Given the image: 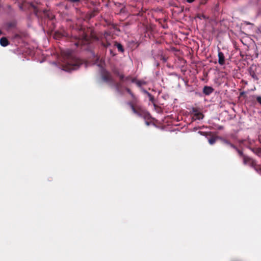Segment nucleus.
<instances>
[{
    "label": "nucleus",
    "instance_id": "19",
    "mask_svg": "<svg viewBox=\"0 0 261 261\" xmlns=\"http://www.w3.org/2000/svg\"><path fill=\"white\" fill-rule=\"evenodd\" d=\"M208 141L211 145H213L216 141V138L215 137H213L209 138Z\"/></svg>",
    "mask_w": 261,
    "mask_h": 261
},
{
    "label": "nucleus",
    "instance_id": "33",
    "mask_svg": "<svg viewBox=\"0 0 261 261\" xmlns=\"http://www.w3.org/2000/svg\"><path fill=\"white\" fill-rule=\"evenodd\" d=\"M93 16V15H91V16H90V17H92Z\"/></svg>",
    "mask_w": 261,
    "mask_h": 261
},
{
    "label": "nucleus",
    "instance_id": "22",
    "mask_svg": "<svg viewBox=\"0 0 261 261\" xmlns=\"http://www.w3.org/2000/svg\"><path fill=\"white\" fill-rule=\"evenodd\" d=\"M256 99L257 101L261 105V96H258Z\"/></svg>",
    "mask_w": 261,
    "mask_h": 261
},
{
    "label": "nucleus",
    "instance_id": "8",
    "mask_svg": "<svg viewBox=\"0 0 261 261\" xmlns=\"http://www.w3.org/2000/svg\"><path fill=\"white\" fill-rule=\"evenodd\" d=\"M193 112L194 113L195 119L200 120L203 118V115L201 112H198L196 109H193Z\"/></svg>",
    "mask_w": 261,
    "mask_h": 261
},
{
    "label": "nucleus",
    "instance_id": "31",
    "mask_svg": "<svg viewBox=\"0 0 261 261\" xmlns=\"http://www.w3.org/2000/svg\"><path fill=\"white\" fill-rule=\"evenodd\" d=\"M244 92H241V95H243V94H244Z\"/></svg>",
    "mask_w": 261,
    "mask_h": 261
},
{
    "label": "nucleus",
    "instance_id": "25",
    "mask_svg": "<svg viewBox=\"0 0 261 261\" xmlns=\"http://www.w3.org/2000/svg\"><path fill=\"white\" fill-rule=\"evenodd\" d=\"M199 133L201 134V135H207L208 134H210L211 133H205V132H199Z\"/></svg>",
    "mask_w": 261,
    "mask_h": 261
},
{
    "label": "nucleus",
    "instance_id": "7",
    "mask_svg": "<svg viewBox=\"0 0 261 261\" xmlns=\"http://www.w3.org/2000/svg\"><path fill=\"white\" fill-rule=\"evenodd\" d=\"M214 91V89L210 86H205L203 87V93L206 95H209Z\"/></svg>",
    "mask_w": 261,
    "mask_h": 261
},
{
    "label": "nucleus",
    "instance_id": "12",
    "mask_svg": "<svg viewBox=\"0 0 261 261\" xmlns=\"http://www.w3.org/2000/svg\"><path fill=\"white\" fill-rule=\"evenodd\" d=\"M114 46L117 48L119 52H120V53L124 52V48H123V46L122 45V44H121L120 43H119L116 41H115L114 42Z\"/></svg>",
    "mask_w": 261,
    "mask_h": 261
},
{
    "label": "nucleus",
    "instance_id": "13",
    "mask_svg": "<svg viewBox=\"0 0 261 261\" xmlns=\"http://www.w3.org/2000/svg\"><path fill=\"white\" fill-rule=\"evenodd\" d=\"M249 73L250 75L255 80L257 81L258 78L257 76L256 75L254 71L252 69V68H250L249 69Z\"/></svg>",
    "mask_w": 261,
    "mask_h": 261
},
{
    "label": "nucleus",
    "instance_id": "26",
    "mask_svg": "<svg viewBox=\"0 0 261 261\" xmlns=\"http://www.w3.org/2000/svg\"><path fill=\"white\" fill-rule=\"evenodd\" d=\"M195 0H187V2L189 3H191L194 2Z\"/></svg>",
    "mask_w": 261,
    "mask_h": 261
},
{
    "label": "nucleus",
    "instance_id": "32",
    "mask_svg": "<svg viewBox=\"0 0 261 261\" xmlns=\"http://www.w3.org/2000/svg\"><path fill=\"white\" fill-rule=\"evenodd\" d=\"M9 26H10V27H12V25L11 24H9Z\"/></svg>",
    "mask_w": 261,
    "mask_h": 261
},
{
    "label": "nucleus",
    "instance_id": "29",
    "mask_svg": "<svg viewBox=\"0 0 261 261\" xmlns=\"http://www.w3.org/2000/svg\"><path fill=\"white\" fill-rule=\"evenodd\" d=\"M7 7H8V9H12V7H11V6L10 5H8Z\"/></svg>",
    "mask_w": 261,
    "mask_h": 261
},
{
    "label": "nucleus",
    "instance_id": "14",
    "mask_svg": "<svg viewBox=\"0 0 261 261\" xmlns=\"http://www.w3.org/2000/svg\"><path fill=\"white\" fill-rule=\"evenodd\" d=\"M252 151L258 156H261V148H253L252 149Z\"/></svg>",
    "mask_w": 261,
    "mask_h": 261
},
{
    "label": "nucleus",
    "instance_id": "30",
    "mask_svg": "<svg viewBox=\"0 0 261 261\" xmlns=\"http://www.w3.org/2000/svg\"><path fill=\"white\" fill-rule=\"evenodd\" d=\"M79 41H78V42H76V43H75V45L76 46H78V45H79Z\"/></svg>",
    "mask_w": 261,
    "mask_h": 261
},
{
    "label": "nucleus",
    "instance_id": "28",
    "mask_svg": "<svg viewBox=\"0 0 261 261\" xmlns=\"http://www.w3.org/2000/svg\"><path fill=\"white\" fill-rule=\"evenodd\" d=\"M19 9L20 10H23V6L22 5H19Z\"/></svg>",
    "mask_w": 261,
    "mask_h": 261
},
{
    "label": "nucleus",
    "instance_id": "9",
    "mask_svg": "<svg viewBox=\"0 0 261 261\" xmlns=\"http://www.w3.org/2000/svg\"><path fill=\"white\" fill-rule=\"evenodd\" d=\"M142 91L144 93L146 94L147 95V96L149 98V101H150L155 106V100L153 96L150 93H149L145 89H143Z\"/></svg>",
    "mask_w": 261,
    "mask_h": 261
},
{
    "label": "nucleus",
    "instance_id": "34",
    "mask_svg": "<svg viewBox=\"0 0 261 261\" xmlns=\"http://www.w3.org/2000/svg\"><path fill=\"white\" fill-rule=\"evenodd\" d=\"M1 33H1V31H0V34H1Z\"/></svg>",
    "mask_w": 261,
    "mask_h": 261
},
{
    "label": "nucleus",
    "instance_id": "10",
    "mask_svg": "<svg viewBox=\"0 0 261 261\" xmlns=\"http://www.w3.org/2000/svg\"><path fill=\"white\" fill-rule=\"evenodd\" d=\"M113 73L116 75L118 76L119 77V80H120V81H121V82H123V79L124 78V75L123 74L120 73L118 69H114L113 70Z\"/></svg>",
    "mask_w": 261,
    "mask_h": 261
},
{
    "label": "nucleus",
    "instance_id": "20",
    "mask_svg": "<svg viewBox=\"0 0 261 261\" xmlns=\"http://www.w3.org/2000/svg\"><path fill=\"white\" fill-rule=\"evenodd\" d=\"M101 45L106 48H108L111 45V43L108 41L105 42L104 41H102Z\"/></svg>",
    "mask_w": 261,
    "mask_h": 261
},
{
    "label": "nucleus",
    "instance_id": "5",
    "mask_svg": "<svg viewBox=\"0 0 261 261\" xmlns=\"http://www.w3.org/2000/svg\"><path fill=\"white\" fill-rule=\"evenodd\" d=\"M124 89L128 93H129L132 98V100L129 101L128 102H138V99L137 97L134 94V93L132 92L131 90L127 87V85H125V86H123V89Z\"/></svg>",
    "mask_w": 261,
    "mask_h": 261
},
{
    "label": "nucleus",
    "instance_id": "1",
    "mask_svg": "<svg viewBox=\"0 0 261 261\" xmlns=\"http://www.w3.org/2000/svg\"><path fill=\"white\" fill-rule=\"evenodd\" d=\"M66 68L68 71L76 70L83 64V61L75 57L71 51L66 52Z\"/></svg>",
    "mask_w": 261,
    "mask_h": 261
},
{
    "label": "nucleus",
    "instance_id": "24",
    "mask_svg": "<svg viewBox=\"0 0 261 261\" xmlns=\"http://www.w3.org/2000/svg\"><path fill=\"white\" fill-rule=\"evenodd\" d=\"M68 1L71 3H77V2H79L81 0H68Z\"/></svg>",
    "mask_w": 261,
    "mask_h": 261
},
{
    "label": "nucleus",
    "instance_id": "6",
    "mask_svg": "<svg viewBox=\"0 0 261 261\" xmlns=\"http://www.w3.org/2000/svg\"><path fill=\"white\" fill-rule=\"evenodd\" d=\"M218 63L221 65H223L225 64V56L224 55V54L219 51L218 52Z\"/></svg>",
    "mask_w": 261,
    "mask_h": 261
},
{
    "label": "nucleus",
    "instance_id": "2",
    "mask_svg": "<svg viewBox=\"0 0 261 261\" xmlns=\"http://www.w3.org/2000/svg\"><path fill=\"white\" fill-rule=\"evenodd\" d=\"M138 102H127L133 113L138 116L147 120L150 118V114L141 107L137 106Z\"/></svg>",
    "mask_w": 261,
    "mask_h": 261
},
{
    "label": "nucleus",
    "instance_id": "18",
    "mask_svg": "<svg viewBox=\"0 0 261 261\" xmlns=\"http://www.w3.org/2000/svg\"><path fill=\"white\" fill-rule=\"evenodd\" d=\"M223 142L225 144L229 146L230 147H231V148H232L233 149L234 148H236V147L234 145L231 143L230 142L227 140L224 139V140H223Z\"/></svg>",
    "mask_w": 261,
    "mask_h": 261
},
{
    "label": "nucleus",
    "instance_id": "16",
    "mask_svg": "<svg viewBox=\"0 0 261 261\" xmlns=\"http://www.w3.org/2000/svg\"><path fill=\"white\" fill-rule=\"evenodd\" d=\"M234 149L236 150L240 158H243L245 155L243 153V150L239 149L237 146L234 148Z\"/></svg>",
    "mask_w": 261,
    "mask_h": 261
},
{
    "label": "nucleus",
    "instance_id": "11",
    "mask_svg": "<svg viewBox=\"0 0 261 261\" xmlns=\"http://www.w3.org/2000/svg\"><path fill=\"white\" fill-rule=\"evenodd\" d=\"M9 44L8 40L6 37H2L0 39V44L4 47L7 46Z\"/></svg>",
    "mask_w": 261,
    "mask_h": 261
},
{
    "label": "nucleus",
    "instance_id": "17",
    "mask_svg": "<svg viewBox=\"0 0 261 261\" xmlns=\"http://www.w3.org/2000/svg\"><path fill=\"white\" fill-rule=\"evenodd\" d=\"M242 159L243 160V163L245 165H246V164L249 163L251 161V159L246 155Z\"/></svg>",
    "mask_w": 261,
    "mask_h": 261
},
{
    "label": "nucleus",
    "instance_id": "23",
    "mask_svg": "<svg viewBox=\"0 0 261 261\" xmlns=\"http://www.w3.org/2000/svg\"><path fill=\"white\" fill-rule=\"evenodd\" d=\"M208 0H200V3L201 4H204L206 3Z\"/></svg>",
    "mask_w": 261,
    "mask_h": 261
},
{
    "label": "nucleus",
    "instance_id": "3",
    "mask_svg": "<svg viewBox=\"0 0 261 261\" xmlns=\"http://www.w3.org/2000/svg\"><path fill=\"white\" fill-rule=\"evenodd\" d=\"M128 82H130L131 83H134L135 82H136V78L132 77L131 76H124L123 82L120 81L119 82H117L115 83L114 86L116 91L120 95H123L124 94L123 91V84L124 83H125V85H127Z\"/></svg>",
    "mask_w": 261,
    "mask_h": 261
},
{
    "label": "nucleus",
    "instance_id": "15",
    "mask_svg": "<svg viewBox=\"0 0 261 261\" xmlns=\"http://www.w3.org/2000/svg\"><path fill=\"white\" fill-rule=\"evenodd\" d=\"M44 13L45 16L46 17H47L49 19L52 20L55 18L54 15H53L51 13H50V12H49L47 11H44Z\"/></svg>",
    "mask_w": 261,
    "mask_h": 261
},
{
    "label": "nucleus",
    "instance_id": "21",
    "mask_svg": "<svg viewBox=\"0 0 261 261\" xmlns=\"http://www.w3.org/2000/svg\"><path fill=\"white\" fill-rule=\"evenodd\" d=\"M135 83H136L138 87H141L142 85L145 84L144 82L141 81H137L136 80V82H135Z\"/></svg>",
    "mask_w": 261,
    "mask_h": 261
},
{
    "label": "nucleus",
    "instance_id": "4",
    "mask_svg": "<svg viewBox=\"0 0 261 261\" xmlns=\"http://www.w3.org/2000/svg\"><path fill=\"white\" fill-rule=\"evenodd\" d=\"M101 78L102 80L112 86L114 84L113 77L110 72L107 70H103L101 74Z\"/></svg>",
    "mask_w": 261,
    "mask_h": 261
},
{
    "label": "nucleus",
    "instance_id": "27",
    "mask_svg": "<svg viewBox=\"0 0 261 261\" xmlns=\"http://www.w3.org/2000/svg\"><path fill=\"white\" fill-rule=\"evenodd\" d=\"M145 124H146V125L148 126V125H150V122H148V121H146L145 122Z\"/></svg>",
    "mask_w": 261,
    "mask_h": 261
}]
</instances>
